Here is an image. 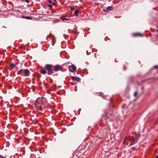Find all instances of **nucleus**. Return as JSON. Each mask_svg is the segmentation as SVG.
I'll return each mask as SVG.
<instances>
[{"instance_id":"f257e3e1","label":"nucleus","mask_w":158,"mask_h":158,"mask_svg":"<svg viewBox=\"0 0 158 158\" xmlns=\"http://www.w3.org/2000/svg\"><path fill=\"white\" fill-rule=\"evenodd\" d=\"M47 101L44 98H39L35 101V107L37 110L45 111L47 107Z\"/></svg>"},{"instance_id":"f03ea898","label":"nucleus","mask_w":158,"mask_h":158,"mask_svg":"<svg viewBox=\"0 0 158 158\" xmlns=\"http://www.w3.org/2000/svg\"><path fill=\"white\" fill-rule=\"evenodd\" d=\"M53 67L52 65L47 64L45 65V69L47 71L48 74L49 75H52L53 73V71L52 69V67Z\"/></svg>"},{"instance_id":"7ed1b4c3","label":"nucleus","mask_w":158,"mask_h":158,"mask_svg":"<svg viewBox=\"0 0 158 158\" xmlns=\"http://www.w3.org/2000/svg\"><path fill=\"white\" fill-rule=\"evenodd\" d=\"M129 139L132 141V142L130 143L129 145V146H131L137 142L139 138L137 137H135L134 136H132L130 137Z\"/></svg>"},{"instance_id":"20e7f679","label":"nucleus","mask_w":158,"mask_h":158,"mask_svg":"<svg viewBox=\"0 0 158 158\" xmlns=\"http://www.w3.org/2000/svg\"><path fill=\"white\" fill-rule=\"evenodd\" d=\"M62 69V66L61 65L57 64L54 67V70L56 72L59 70H61Z\"/></svg>"},{"instance_id":"39448f33","label":"nucleus","mask_w":158,"mask_h":158,"mask_svg":"<svg viewBox=\"0 0 158 158\" xmlns=\"http://www.w3.org/2000/svg\"><path fill=\"white\" fill-rule=\"evenodd\" d=\"M68 69L70 72H73L76 70V67L74 65L72 64L71 66H69Z\"/></svg>"},{"instance_id":"423d86ee","label":"nucleus","mask_w":158,"mask_h":158,"mask_svg":"<svg viewBox=\"0 0 158 158\" xmlns=\"http://www.w3.org/2000/svg\"><path fill=\"white\" fill-rule=\"evenodd\" d=\"M71 78L73 81H77L79 82L81 80L80 78L79 77H77L71 76Z\"/></svg>"},{"instance_id":"0eeeda50","label":"nucleus","mask_w":158,"mask_h":158,"mask_svg":"<svg viewBox=\"0 0 158 158\" xmlns=\"http://www.w3.org/2000/svg\"><path fill=\"white\" fill-rule=\"evenodd\" d=\"M133 36L134 37H143V35L141 33H136L133 34Z\"/></svg>"},{"instance_id":"6e6552de","label":"nucleus","mask_w":158,"mask_h":158,"mask_svg":"<svg viewBox=\"0 0 158 158\" xmlns=\"http://www.w3.org/2000/svg\"><path fill=\"white\" fill-rule=\"evenodd\" d=\"M24 73L26 76H28L30 74L29 71L28 69H25L23 71Z\"/></svg>"},{"instance_id":"1a4fd4ad","label":"nucleus","mask_w":158,"mask_h":158,"mask_svg":"<svg viewBox=\"0 0 158 158\" xmlns=\"http://www.w3.org/2000/svg\"><path fill=\"white\" fill-rule=\"evenodd\" d=\"M113 7L111 6H109L106 8V11H108L109 10H113Z\"/></svg>"},{"instance_id":"9d476101","label":"nucleus","mask_w":158,"mask_h":158,"mask_svg":"<svg viewBox=\"0 0 158 158\" xmlns=\"http://www.w3.org/2000/svg\"><path fill=\"white\" fill-rule=\"evenodd\" d=\"M40 72L42 74H45L47 73V72L46 70L43 69H41L40 70Z\"/></svg>"},{"instance_id":"9b49d317","label":"nucleus","mask_w":158,"mask_h":158,"mask_svg":"<svg viewBox=\"0 0 158 158\" xmlns=\"http://www.w3.org/2000/svg\"><path fill=\"white\" fill-rule=\"evenodd\" d=\"M79 11L78 10H76L74 12V14L76 15V16H78V13H79Z\"/></svg>"},{"instance_id":"f8f14e48","label":"nucleus","mask_w":158,"mask_h":158,"mask_svg":"<svg viewBox=\"0 0 158 158\" xmlns=\"http://www.w3.org/2000/svg\"><path fill=\"white\" fill-rule=\"evenodd\" d=\"M10 65L11 69H12L15 66V65L13 63H11Z\"/></svg>"},{"instance_id":"ddd939ff","label":"nucleus","mask_w":158,"mask_h":158,"mask_svg":"<svg viewBox=\"0 0 158 158\" xmlns=\"http://www.w3.org/2000/svg\"><path fill=\"white\" fill-rule=\"evenodd\" d=\"M100 96L102 97L103 98H104L105 96L103 93L102 92H100L99 93Z\"/></svg>"},{"instance_id":"4468645a","label":"nucleus","mask_w":158,"mask_h":158,"mask_svg":"<svg viewBox=\"0 0 158 158\" xmlns=\"http://www.w3.org/2000/svg\"><path fill=\"white\" fill-rule=\"evenodd\" d=\"M22 17L24 18H25L27 19H31V17L29 16H22Z\"/></svg>"},{"instance_id":"2eb2a0df","label":"nucleus","mask_w":158,"mask_h":158,"mask_svg":"<svg viewBox=\"0 0 158 158\" xmlns=\"http://www.w3.org/2000/svg\"><path fill=\"white\" fill-rule=\"evenodd\" d=\"M62 20H68L69 19L67 18L66 17H63L61 19Z\"/></svg>"},{"instance_id":"dca6fc26","label":"nucleus","mask_w":158,"mask_h":158,"mask_svg":"<svg viewBox=\"0 0 158 158\" xmlns=\"http://www.w3.org/2000/svg\"><path fill=\"white\" fill-rule=\"evenodd\" d=\"M23 1L27 3H29V1L28 0H22Z\"/></svg>"},{"instance_id":"f3484780","label":"nucleus","mask_w":158,"mask_h":158,"mask_svg":"<svg viewBox=\"0 0 158 158\" xmlns=\"http://www.w3.org/2000/svg\"><path fill=\"white\" fill-rule=\"evenodd\" d=\"M138 95V93L137 92H135L134 94V96L135 97H136Z\"/></svg>"},{"instance_id":"a211bd4d","label":"nucleus","mask_w":158,"mask_h":158,"mask_svg":"<svg viewBox=\"0 0 158 158\" xmlns=\"http://www.w3.org/2000/svg\"><path fill=\"white\" fill-rule=\"evenodd\" d=\"M154 68H155V69H157L158 68V66H157V65H155V66H154Z\"/></svg>"},{"instance_id":"6ab92c4d","label":"nucleus","mask_w":158,"mask_h":158,"mask_svg":"<svg viewBox=\"0 0 158 158\" xmlns=\"http://www.w3.org/2000/svg\"><path fill=\"white\" fill-rule=\"evenodd\" d=\"M48 2L50 4L52 3V2L50 0H48Z\"/></svg>"},{"instance_id":"aec40b11","label":"nucleus","mask_w":158,"mask_h":158,"mask_svg":"<svg viewBox=\"0 0 158 158\" xmlns=\"http://www.w3.org/2000/svg\"><path fill=\"white\" fill-rule=\"evenodd\" d=\"M70 9L71 10H74V8L73 7H71V8H70Z\"/></svg>"},{"instance_id":"412c9836","label":"nucleus","mask_w":158,"mask_h":158,"mask_svg":"<svg viewBox=\"0 0 158 158\" xmlns=\"http://www.w3.org/2000/svg\"><path fill=\"white\" fill-rule=\"evenodd\" d=\"M113 100V99L112 98H110V102H111Z\"/></svg>"},{"instance_id":"4be33fe9","label":"nucleus","mask_w":158,"mask_h":158,"mask_svg":"<svg viewBox=\"0 0 158 158\" xmlns=\"http://www.w3.org/2000/svg\"><path fill=\"white\" fill-rule=\"evenodd\" d=\"M136 148L135 147H132L131 148V149H132L133 150H135Z\"/></svg>"},{"instance_id":"5701e85b","label":"nucleus","mask_w":158,"mask_h":158,"mask_svg":"<svg viewBox=\"0 0 158 158\" xmlns=\"http://www.w3.org/2000/svg\"><path fill=\"white\" fill-rule=\"evenodd\" d=\"M0 158H5L3 156H2L0 155Z\"/></svg>"},{"instance_id":"b1692460","label":"nucleus","mask_w":158,"mask_h":158,"mask_svg":"<svg viewBox=\"0 0 158 158\" xmlns=\"http://www.w3.org/2000/svg\"><path fill=\"white\" fill-rule=\"evenodd\" d=\"M52 5H53L54 6H55V5H56V3H55V2H53V3H52Z\"/></svg>"},{"instance_id":"393cba45","label":"nucleus","mask_w":158,"mask_h":158,"mask_svg":"<svg viewBox=\"0 0 158 158\" xmlns=\"http://www.w3.org/2000/svg\"><path fill=\"white\" fill-rule=\"evenodd\" d=\"M49 7H50V8H52V6L51 5H49Z\"/></svg>"},{"instance_id":"a878e982","label":"nucleus","mask_w":158,"mask_h":158,"mask_svg":"<svg viewBox=\"0 0 158 158\" xmlns=\"http://www.w3.org/2000/svg\"><path fill=\"white\" fill-rule=\"evenodd\" d=\"M126 139L125 138L124 139V142H123V143H124L125 141H126Z\"/></svg>"},{"instance_id":"bb28decb","label":"nucleus","mask_w":158,"mask_h":158,"mask_svg":"<svg viewBox=\"0 0 158 158\" xmlns=\"http://www.w3.org/2000/svg\"><path fill=\"white\" fill-rule=\"evenodd\" d=\"M156 158H158V156H157L156 157Z\"/></svg>"},{"instance_id":"cd10ccee","label":"nucleus","mask_w":158,"mask_h":158,"mask_svg":"<svg viewBox=\"0 0 158 158\" xmlns=\"http://www.w3.org/2000/svg\"><path fill=\"white\" fill-rule=\"evenodd\" d=\"M157 32H158V29L156 30Z\"/></svg>"},{"instance_id":"c85d7f7f","label":"nucleus","mask_w":158,"mask_h":158,"mask_svg":"<svg viewBox=\"0 0 158 158\" xmlns=\"http://www.w3.org/2000/svg\"><path fill=\"white\" fill-rule=\"evenodd\" d=\"M54 1L55 2H56V0H54Z\"/></svg>"},{"instance_id":"c756f323","label":"nucleus","mask_w":158,"mask_h":158,"mask_svg":"<svg viewBox=\"0 0 158 158\" xmlns=\"http://www.w3.org/2000/svg\"><path fill=\"white\" fill-rule=\"evenodd\" d=\"M157 37H158V34L157 35Z\"/></svg>"}]
</instances>
